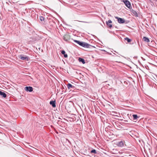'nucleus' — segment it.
Listing matches in <instances>:
<instances>
[{
	"label": "nucleus",
	"instance_id": "obj_1",
	"mask_svg": "<svg viewBox=\"0 0 157 157\" xmlns=\"http://www.w3.org/2000/svg\"><path fill=\"white\" fill-rule=\"evenodd\" d=\"M80 46L86 48H90L91 47H93L90 44H87L86 43L82 42Z\"/></svg>",
	"mask_w": 157,
	"mask_h": 157
},
{
	"label": "nucleus",
	"instance_id": "obj_2",
	"mask_svg": "<svg viewBox=\"0 0 157 157\" xmlns=\"http://www.w3.org/2000/svg\"><path fill=\"white\" fill-rule=\"evenodd\" d=\"M70 36L68 34H65L63 37V40L66 41H68L70 39Z\"/></svg>",
	"mask_w": 157,
	"mask_h": 157
},
{
	"label": "nucleus",
	"instance_id": "obj_3",
	"mask_svg": "<svg viewBox=\"0 0 157 157\" xmlns=\"http://www.w3.org/2000/svg\"><path fill=\"white\" fill-rule=\"evenodd\" d=\"M115 18L117 19L118 22L119 23H123L124 22V20L122 18L117 17H115Z\"/></svg>",
	"mask_w": 157,
	"mask_h": 157
},
{
	"label": "nucleus",
	"instance_id": "obj_4",
	"mask_svg": "<svg viewBox=\"0 0 157 157\" xmlns=\"http://www.w3.org/2000/svg\"><path fill=\"white\" fill-rule=\"evenodd\" d=\"M25 90L27 91L31 92L33 90V88L31 86H26L25 88Z\"/></svg>",
	"mask_w": 157,
	"mask_h": 157
},
{
	"label": "nucleus",
	"instance_id": "obj_5",
	"mask_svg": "<svg viewBox=\"0 0 157 157\" xmlns=\"http://www.w3.org/2000/svg\"><path fill=\"white\" fill-rule=\"evenodd\" d=\"M124 141H119L117 142V145L119 147H122L124 145Z\"/></svg>",
	"mask_w": 157,
	"mask_h": 157
},
{
	"label": "nucleus",
	"instance_id": "obj_6",
	"mask_svg": "<svg viewBox=\"0 0 157 157\" xmlns=\"http://www.w3.org/2000/svg\"><path fill=\"white\" fill-rule=\"evenodd\" d=\"M20 58L21 59L24 60H29V58L27 56H23V55H21L20 56Z\"/></svg>",
	"mask_w": 157,
	"mask_h": 157
},
{
	"label": "nucleus",
	"instance_id": "obj_7",
	"mask_svg": "<svg viewBox=\"0 0 157 157\" xmlns=\"http://www.w3.org/2000/svg\"><path fill=\"white\" fill-rule=\"evenodd\" d=\"M112 21L110 20H109L107 21H106V24L109 26V28H111L112 27V25L109 24V23H112Z\"/></svg>",
	"mask_w": 157,
	"mask_h": 157
},
{
	"label": "nucleus",
	"instance_id": "obj_8",
	"mask_svg": "<svg viewBox=\"0 0 157 157\" xmlns=\"http://www.w3.org/2000/svg\"><path fill=\"white\" fill-rule=\"evenodd\" d=\"M50 104L52 105V106L53 107H55L56 106L55 101H51L50 102Z\"/></svg>",
	"mask_w": 157,
	"mask_h": 157
},
{
	"label": "nucleus",
	"instance_id": "obj_9",
	"mask_svg": "<svg viewBox=\"0 0 157 157\" xmlns=\"http://www.w3.org/2000/svg\"><path fill=\"white\" fill-rule=\"evenodd\" d=\"M131 11L132 13L133 14V15L135 16L136 17L138 16V14L135 11L132 9V10H131Z\"/></svg>",
	"mask_w": 157,
	"mask_h": 157
},
{
	"label": "nucleus",
	"instance_id": "obj_10",
	"mask_svg": "<svg viewBox=\"0 0 157 157\" xmlns=\"http://www.w3.org/2000/svg\"><path fill=\"white\" fill-rule=\"evenodd\" d=\"M68 88L69 89H70L71 88H75V86L73 85H72L70 83H68L67 85Z\"/></svg>",
	"mask_w": 157,
	"mask_h": 157
},
{
	"label": "nucleus",
	"instance_id": "obj_11",
	"mask_svg": "<svg viewBox=\"0 0 157 157\" xmlns=\"http://www.w3.org/2000/svg\"><path fill=\"white\" fill-rule=\"evenodd\" d=\"M0 95L2 96V97L5 98L6 96V94L2 91H0Z\"/></svg>",
	"mask_w": 157,
	"mask_h": 157
},
{
	"label": "nucleus",
	"instance_id": "obj_12",
	"mask_svg": "<svg viewBox=\"0 0 157 157\" xmlns=\"http://www.w3.org/2000/svg\"><path fill=\"white\" fill-rule=\"evenodd\" d=\"M78 61L79 62H81L83 64H85V60L81 58H79Z\"/></svg>",
	"mask_w": 157,
	"mask_h": 157
},
{
	"label": "nucleus",
	"instance_id": "obj_13",
	"mask_svg": "<svg viewBox=\"0 0 157 157\" xmlns=\"http://www.w3.org/2000/svg\"><path fill=\"white\" fill-rule=\"evenodd\" d=\"M61 53L64 55V56L65 58H67L68 56L66 54L64 50H62L61 52Z\"/></svg>",
	"mask_w": 157,
	"mask_h": 157
},
{
	"label": "nucleus",
	"instance_id": "obj_14",
	"mask_svg": "<svg viewBox=\"0 0 157 157\" xmlns=\"http://www.w3.org/2000/svg\"><path fill=\"white\" fill-rule=\"evenodd\" d=\"M143 40L144 41L146 42H149V39L147 37H144Z\"/></svg>",
	"mask_w": 157,
	"mask_h": 157
},
{
	"label": "nucleus",
	"instance_id": "obj_15",
	"mask_svg": "<svg viewBox=\"0 0 157 157\" xmlns=\"http://www.w3.org/2000/svg\"><path fill=\"white\" fill-rule=\"evenodd\" d=\"M132 116L133 117V120H136L138 118H139V117L137 116L136 115V114H133L132 115Z\"/></svg>",
	"mask_w": 157,
	"mask_h": 157
},
{
	"label": "nucleus",
	"instance_id": "obj_16",
	"mask_svg": "<svg viewBox=\"0 0 157 157\" xmlns=\"http://www.w3.org/2000/svg\"><path fill=\"white\" fill-rule=\"evenodd\" d=\"M132 6L131 4V3L130 2L128 1V9H130V11H131V10H132Z\"/></svg>",
	"mask_w": 157,
	"mask_h": 157
},
{
	"label": "nucleus",
	"instance_id": "obj_17",
	"mask_svg": "<svg viewBox=\"0 0 157 157\" xmlns=\"http://www.w3.org/2000/svg\"><path fill=\"white\" fill-rule=\"evenodd\" d=\"M91 153H93L94 154H96L97 153V152L96 151V150L95 149H93L91 151Z\"/></svg>",
	"mask_w": 157,
	"mask_h": 157
},
{
	"label": "nucleus",
	"instance_id": "obj_18",
	"mask_svg": "<svg viewBox=\"0 0 157 157\" xmlns=\"http://www.w3.org/2000/svg\"><path fill=\"white\" fill-rule=\"evenodd\" d=\"M123 2H124L126 6L128 7V0H125V1H123Z\"/></svg>",
	"mask_w": 157,
	"mask_h": 157
},
{
	"label": "nucleus",
	"instance_id": "obj_19",
	"mask_svg": "<svg viewBox=\"0 0 157 157\" xmlns=\"http://www.w3.org/2000/svg\"><path fill=\"white\" fill-rule=\"evenodd\" d=\"M40 20L41 21H44V17L42 16L40 17Z\"/></svg>",
	"mask_w": 157,
	"mask_h": 157
},
{
	"label": "nucleus",
	"instance_id": "obj_20",
	"mask_svg": "<svg viewBox=\"0 0 157 157\" xmlns=\"http://www.w3.org/2000/svg\"><path fill=\"white\" fill-rule=\"evenodd\" d=\"M124 41L126 44H127L128 43V37H126L124 38Z\"/></svg>",
	"mask_w": 157,
	"mask_h": 157
},
{
	"label": "nucleus",
	"instance_id": "obj_21",
	"mask_svg": "<svg viewBox=\"0 0 157 157\" xmlns=\"http://www.w3.org/2000/svg\"><path fill=\"white\" fill-rule=\"evenodd\" d=\"M82 42H80V41H78V44L79 45H81V44Z\"/></svg>",
	"mask_w": 157,
	"mask_h": 157
},
{
	"label": "nucleus",
	"instance_id": "obj_22",
	"mask_svg": "<svg viewBox=\"0 0 157 157\" xmlns=\"http://www.w3.org/2000/svg\"><path fill=\"white\" fill-rule=\"evenodd\" d=\"M135 43V41L134 40L133 41L132 43H130V44H134Z\"/></svg>",
	"mask_w": 157,
	"mask_h": 157
},
{
	"label": "nucleus",
	"instance_id": "obj_23",
	"mask_svg": "<svg viewBox=\"0 0 157 157\" xmlns=\"http://www.w3.org/2000/svg\"><path fill=\"white\" fill-rule=\"evenodd\" d=\"M131 40H132L131 39L128 38V43L131 42Z\"/></svg>",
	"mask_w": 157,
	"mask_h": 157
},
{
	"label": "nucleus",
	"instance_id": "obj_24",
	"mask_svg": "<svg viewBox=\"0 0 157 157\" xmlns=\"http://www.w3.org/2000/svg\"><path fill=\"white\" fill-rule=\"evenodd\" d=\"M74 41L75 42H76V43H77L78 44V41H78V40H74Z\"/></svg>",
	"mask_w": 157,
	"mask_h": 157
},
{
	"label": "nucleus",
	"instance_id": "obj_25",
	"mask_svg": "<svg viewBox=\"0 0 157 157\" xmlns=\"http://www.w3.org/2000/svg\"><path fill=\"white\" fill-rule=\"evenodd\" d=\"M129 156H132V155H131V154H130V155H129Z\"/></svg>",
	"mask_w": 157,
	"mask_h": 157
},
{
	"label": "nucleus",
	"instance_id": "obj_26",
	"mask_svg": "<svg viewBox=\"0 0 157 157\" xmlns=\"http://www.w3.org/2000/svg\"><path fill=\"white\" fill-rule=\"evenodd\" d=\"M1 20V16H0V20Z\"/></svg>",
	"mask_w": 157,
	"mask_h": 157
},
{
	"label": "nucleus",
	"instance_id": "obj_27",
	"mask_svg": "<svg viewBox=\"0 0 157 157\" xmlns=\"http://www.w3.org/2000/svg\"><path fill=\"white\" fill-rule=\"evenodd\" d=\"M132 157H134V155H132Z\"/></svg>",
	"mask_w": 157,
	"mask_h": 157
},
{
	"label": "nucleus",
	"instance_id": "obj_28",
	"mask_svg": "<svg viewBox=\"0 0 157 157\" xmlns=\"http://www.w3.org/2000/svg\"><path fill=\"white\" fill-rule=\"evenodd\" d=\"M129 78V77H128V78Z\"/></svg>",
	"mask_w": 157,
	"mask_h": 157
},
{
	"label": "nucleus",
	"instance_id": "obj_29",
	"mask_svg": "<svg viewBox=\"0 0 157 157\" xmlns=\"http://www.w3.org/2000/svg\"><path fill=\"white\" fill-rule=\"evenodd\" d=\"M156 1H157V0H156Z\"/></svg>",
	"mask_w": 157,
	"mask_h": 157
}]
</instances>
